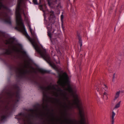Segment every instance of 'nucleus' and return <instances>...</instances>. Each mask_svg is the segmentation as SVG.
Segmentation results:
<instances>
[{"instance_id": "1", "label": "nucleus", "mask_w": 124, "mask_h": 124, "mask_svg": "<svg viewBox=\"0 0 124 124\" xmlns=\"http://www.w3.org/2000/svg\"><path fill=\"white\" fill-rule=\"evenodd\" d=\"M24 3V0H18L16 12V26L15 27V29L22 32L31 42L36 50L39 52V47L36 39L30 38L26 32L24 26L22 22L20 14V13L21 12L20 7Z\"/></svg>"}, {"instance_id": "2", "label": "nucleus", "mask_w": 124, "mask_h": 124, "mask_svg": "<svg viewBox=\"0 0 124 124\" xmlns=\"http://www.w3.org/2000/svg\"><path fill=\"white\" fill-rule=\"evenodd\" d=\"M50 16L48 17L50 23H48V22L47 23V21L46 19L45 18L44 23L46 25L47 29V33L48 36L51 39L52 37V34H51V31H52V33H53L57 34V32L54 33V32L55 31H58V30H57V27L56 25L54 26L53 28L52 27V25L55 22L56 19V17L53 11H51L50 13Z\"/></svg>"}, {"instance_id": "3", "label": "nucleus", "mask_w": 124, "mask_h": 124, "mask_svg": "<svg viewBox=\"0 0 124 124\" xmlns=\"http://www.w3.org/2000/svg\"><path fill=\"white\" fill-rule=\"evenodd\" d=\"M74 100L73 101V103H71L70 101H68L69 105H71V107H73V105H76V107L79 109V114L81 117V124H85V112L82 107V103L80 97L77 95L74 96Z\"/></svg>"}, {"instance_id": "4", "label": "nucleus", "mask_w": 124, "mask_h": 124, "mask_svg": "<svg viewBox=\"0 0 124 124\" xmlns=\"http://www.w3.org/2000/svg\"><path fill=\"white\" fill-rule=\"evenodd\" d=\"M59 79L57 82L59 85L63 88H64L66 85L67 86L66 89L69 92L71 93L72 90L71 88L68 79V76L67 73L64 72L62 75L59 74L58 76Z\"/></svg>"}, {"instance_id": "5", "label": "nucleus", "mask_w": 124, "mask_h": 124, "mask_svg": "<svg viewBox=\"0 0 124 124\" xmlns=\"http://www.w3.org/2000/svg\"><path fill=\"white\" fill-rule=\"evenodd\" d=\"M2 0H0V16L4 20L5 22L9 24H11V22L10 17L7 13L4 12H7L8 10V8L2 4Z\"/></svg>"}, {"instance_id": "6", "label": "nucleus", "mask_w": 124, "mask_h": 124, "mask_svg": "<svg viewBox=\"0 0 124 124\" xmlns=\"http://www.w3.org/2000/svg\"><path fill=\"white\" fill-rule=\"evenodd\" d=\"M39 54H40L41 57L48 63L51 67L55 70L57 71L58 68L56 65L54 64H53L51 61L50 58L49 54H47L45 49L42 51L41 53L40 50L39 48Z\"/></svg>"}, {"instance_id": "7", "label": "nucleus", "mask_w": 124, "mask_h": 124, "mask_svg": "<svg viewBox=\"0 0 124 124\" xmlns=\"http://www.w3.org/2000/svg\"><path fill=\"white\" fill-rule=\"evenodd\" d=\"M31 114L29 117H26L24 120V124H30V117H37L39 115V109L37 107L35 109H31L30 110Z\"/></svg>"}, {"instance_id": "8", "label": "nucleus", "mask_w": 124, "mask_h": 124, "mask_svg": "<svg viewBox=\"0 0 124 124\" xmlns=\"http://www.w3.org/2000/svg\"><path fill=\"white\" fill-rule=\"evenodd\" d=\"M103 88L101 89H100L99 88H97V90L99 93L100 95L103 94V98L104 100H106L108 99V93L107 92H105V91H107L108 89V87L105 85H103Z\"/></svg>"}, {"instance_id": "9", "label": "nucleus", "mask_w": 124, "mask_h": 124, "mask_svg": "<svg viewBox=\"0 0 124 124\" xmlns=\"http://www.w3.org/2000/svg\"><path fill=\"white\" fill-rule=\"evenodd\" d=\"M27 71L25 70L23 68L20 66L19 68L17 69V73L19 76H23L24 75L27 73Z\"/></svg>"}, {"instance_id": "10", "label": "nucleus", "mask_w": 124, "mask_h": 124, "mask_svg": "<svg viewBox=\"0 0 124 124\" xmlns=\"http://www.w3.org/2000/svg\"><path fill=\"white\" fill-rule=\"evenodd\" d=\"M48 2V4L50 7H53L54 6L55 4H58L57 7H58L60 6L61 0H55L54 1L50 2L51 0H47Z\"/></svg>"}, {"instance_id": "11", "label": "nucleus", "mask_w": 124, "mask_h": 124, "mask_svg": "<svg viewBox=\"0 0 124 124\" xmlns=\"http://www.w3.org/2000/svg\"><path fill=\"white\" fill-rule=\"evenodd\" d=\"M57 90L60 93V95L62 97L63 101H68V97L66 96V94L62 89L60 88H58Z\"/></svg>"}, {"instance_id": "12", "label": "nucleus", "mask_w": 124, "mask_h": 124, "mask_svg": "<svg viewBox=\"0 0 124 124\" xmlns=\"http://www.w3.org/2000/svg\"><path fill=\"white\" fill-rule=\"evenodd\" d=\"M80 117H81L80 116ZM81 119L80 121V124H81ZM65 120L66 121H67L68 120V122H66V124H77V121L76 120H75L74 119L73 120L71 119H70L68 120L67 118H65ZM85 124H87L86 122V121L85 120Z\"/></svg>"}, {"instance_id": "13", "label": "nucleus", "mask_w": 124, "mask_h": 124, "mask_svg": "<svg viewBox=\"0 0 124 124\" xmlns=\"http://www.w3.org/2000/svg\"><path fill=\"white\" fill-rule=\"evenodd\" d=\"M39 72H41L42 74L47 73L48 74H51L55 75V74L51 72V70H45L39 68Z\"/></svg>"}, {"instance_id": "14", "label": "nucleus", "mask_w": 124, "mask_h": 124, "mask_svg": "<svg viewBox=\"0 0 124 124\" xmlns=\"http://www.w3.org/2000/svg\"><path fill=\"white\" fill-rule=\"evenodd\" d=\"M120 92L121 93H124V90H122L121 91H119L116 92L115 93L114 97L113 99V101H115L119 97Z\"/></svg>"}, {"instance_id": "15", "label": "nucleus", "mask_w": 124, "mask_h": 124, "mask_svg": "<svg viewBox=\"0 0 124 124\" xmlns=\"http://www.w3.org/2000/svg\"><path fill=\"white\" fill-rule=\"evenodd\" d=\"M46 88L48 91L52 89H56L55 86L54 85H49L46 87Z\"/></svg>"}, {"instance_id": "16", "label": "nucleus", "mask_w": 124, "mask_h": 124, "mask_svg": "<svg viewBox=\"0 0 124 124\" xmlns=\"http://www.w3.org/2000/svg\"><path fill=\"white\" fill-rule=\"evenodd\" d=\"M61 27H62V30H64V27L63 26V14H62L61 15Z\"/></svg>"}, {"instance_id": "17", "label": "nucleus", "mask_w": 124, "mask_h": 124, "mask_svg": "<svg viewBox=\"0 0 124 124\" xmlns=\"http://www.w3.org/2000/svg\"><path fill=\"white\" fill-rule=\"evenodd\" d=\"M116 114L113 110L112 111V113L111 116V124H114V117L115 115Z\"/></svg>"}, {"instance_id": "18", "label": "nucleus", "mask_w": 124, "mask_h": 124, "mask_svg": "<svg viewBox=\"0 0 124 124\" xmlns=\"http://www.w3.org/2000/svg\"><path fill=\"white\" fill-rule=\"evenodd\" d=\"M121 102V101H120L116 105L113 110H115L120 107Z\"/></svg>"}, {"instance_id": "19", "label": "nucleus", "mask_w": 124, "mask_h": 124, "mask_svg": "<svg viewBox=\"0 0 124 124\" xmlns=\"http://www.w3.org/2000/svg\"><path fill=\"white\" fill-rule=\"evenodd\" d=\"M64 105H62V106L64 108H72V107H71V106L70 105H67L65 102L64 103Z\"/></svg>"}, {"instance_id": "20", "label": "nucleus", "mask_w": 124, "mask_h": 124, "mask_svg": "<svg viewBox=\"0 0 124 124\" xmlns=\"http://www.w3.org/2000/svg\"><path fill=\"white\" fill-rule=\"evenodd\" d=\"M12 49V50L14 51L18 52V49L17 47L15 46H13Z\"/></svg>"}, {"instance_id": "21", "label": "nucleus", "mask_w": 124, "mask_h": 124, "mask_svg": "<svg viewBox=\"0 0 124 124\" xmlns=\"http://www.w3.org/2000/svg\"><path fill=\"white\" fill-rule=\"evenodd\" d=\"M78 39L79 40V43L80 44V46L81 48L82 46V41L81 38L79 36H78Z\"/></svg>"}, {"instance_id": "22", "label": "nucleus", "mask_w": 124, "mask_h": 124, "mask_svg": "<svg viewBox=\"0 0 124 124\" xmlns=\"http://www.w3.org/2000/svg\"><path fill=\"white\" fill-rule=\"evenodd\" d=\"M5 43L6 44H11V42L10 41V40L9 39L6 40V41L5 42Z\"/></svg>"}, {"instance_id": "23", "label": "nucleus", "mask_w": 124, "mask_h": 124, "mask_svg": "<svg viewBox=\"0 0 124 124\" xmlns=\"http://www.w3.org/2000/svg\"><path fill=\"white\" fill-rule=\"evenodd\" d=\"M33 3L35 4H38L37 0H32Z\"/></svg>"}, {"instance_id": "24", "label": "nucleus", "mask_w": 124, "mask_h": 124, "mask_svg": "<svg viewBox=\"0 0 124 124\" xmlns=\"http://www.w3.org/2000/svg\"><path fill=\"white\" fill-rule=\"evenodd\" d=\"M7 53L8 54H10L11 53V51L9 50H7Z\"/></svg>"}, {"instance_id": "25", "label": "nucleus", "mask_w": 124, "mask_h": 124, "mask_svg": "<svg viewBox=\"0 0 124 124\" xmlns=\"http://www.w3.org/2000/svg\"><path fill=\"white\" fill-rule=\"evenodd\" d=\"M6 118V116L4 115H3L1 116V118L2 120H3L5 119Z\"/></svg>"}, {"instance_id": "26", "label": "nucleus", "mask_w": 124, "mask_h": 124, "mask_svg": "<svg viewBox=\"0 0 124 124\" xmlns=\"http://www.w3.org/2000/svg\"><path fill=\"white\" fill-rule=\"evenodd\" d=\"M56 101V102L57 103H59L60 102V99H57L56 98L54 99Z\"/></svg>"}, {"instance_id": "27", "label": "nucleus", "mask_w": 124, "mask_h": 124, "mask_svg": "<svg viewBox=\"0 0 124 124\" xmlns=\"http://www.w3.org/2000/svg\"><path fill=\"white\" fill-rule=\"evenodd\" d=\"M115 73H114L113 74V78L112 81L113 82L114 81V79L115 78Z\"/></svg>"}, {"instance_id": "28", "label": "nucleus", "mask_w": 124, "mask_h": 124, "mask_svg": "<svg viewBox=\"0 0 124 124\" xmlns=\"http://www.w3.org/2000/svg\"><path fill=\"white\" fill-rule=\"evenodd\" d=\"M29 64L28 63H27V64H26L24 66V67L26 68H28L29 66Z\"/></svg>"}, {"instance_id": "29", "label": "nucleus", "mask_w": 124, "mask_h": 124, "mask_svg": "<svg viewBox=\"0 0 124 124\" xmlns=\"http://www.w3.org/2000/svg\"><path fill=\"white\" fill-rule=\"evenodd\" d=\"M44 97H46V99L47 98V97L46 94H44Z\"/></svg>"}, {"instance_id": "30", "label": "nucleus", "mask_w": 124, "mask_h": 124, "mask_svg": "<svg viewBox=\"0 0 124 124\" xmlns=\"http://www.w3.org/2000/svg\"><path fill=\"white\" fill-rule=\"evenodd\" d=\"M45 110H46L49 111V109L48 108H46L45 109Z\"/></svg>"}, {"instance_id": "31", "label": "nucleus", "mask_w": 124, "mask_h": 124, "mask_svg": "<svg viewBox=\"0 0 124 124\" xmlns=\"http://www.w3.org/2000/svg\"><path fill=\"white\" fill-rule=\"evenodd\" d=\"M29 29L30 30V31L31 32H32V29H31V27Z\"/></svg>"}, {"instance_id": "32", "label": "nucleus", "mask_w": 124, "mask_h": 124, "mask_svg": "<svg viewBox=\"0 0 124 124\" xmlns=\"http://www.w3.org/2000/svg\"><path fill=\"white\" fill-rule=\"evenodd\" d=\"M28 26L29 28L31 27V26L29 24L28 25Z\"/></svg>"}, {"instance_id": "33", "label": "nucleus", "mask_w": 124, "mask_h": 124, "mask_svg": "<svg viewBox=\"0 0 124 124\" xmlns=\"http://www.w3.org/2000/svg\"><path fill=\"white\" fill-rule=\"evenodd\" d=\"M58 53H60V51H59V50H58Z\"/></svg>"}, {"instance_id": "34", "label": "nucleus", "mask_w": 124, "mask_h": 124, "mask_svg": "<svg viewBox=\"0 0 124 124\" xmlns=\"http://www.w3.org/2000/svg\"><path fill=\"white\" fill-rule=\"evenodd\" d=\"M23 14L25 16V14L24 13H23Z\"/></svg>"}, {"instance_id": "35", "label": "nucleus", "mask_w": 124, "mask_h": 124, "mask_svg": "<svg viewBox=\"0 0 124 124\" xmlns=\"http://www.w3.org/2000/svg\"><path fill=\"white\" fill-rule=\"evenodd\" d=\"M53 113H51V115H52V116L53 115Z\"/></svg>"}, {"instance_id": "36", "label": "nucleus", "mask_w": 124, "mask_h": 124, "mask_svg": "<svg viewBox=\"0 0 124 124\" xmlns=\"http://www.w3.org/2000/svg\"><path fill=\"white\" fill-rule=\"evenodd\" d=\"M58 96V94L57 93V95L56 96V97H57Z\"/></svg>"}, {"instance_id": "37", "label": "nucleus", "mask_w": 124, "mask_h": 124, "mask_svg": "<svg viewBox=\"0 0 124 124\" xmlns=\"http://www.w3.org/2000/svg\"><path fill=\"white\" fill-rule=\"evenodd\" d=\"M48 113H46V115H48Z\"/></svg>"}, {"instance_id": "38", "label": "nucleus", "mask_w": 124, "mask_h": 124, "mask_svg": "<svg viewBox=\"0 0 124 124\" xmlns=\"http://www.w3.org/2000/svg\"><path fill=\"white\" fill-rule=\"evenodd\" d=\"M119 63H120V60H119Z\"/></svg>"}, {"instance_id": "39", "label": "nucleus", "mask_w": 124, "mask_h": 124, "mask_svg": "<svg viewBox=\"0 0 124 124\" xmlns=\"http://www.w3.org/2000/svg\"><path fill=\"white\" fill-rule=\"evenodd\" d=\"M59 103L60 104H61V102H60V103Z\"/></svg>"}, {"instance_id": "40", "label": "nucleus", "mask_w": 124, "mask_h": 124, "mask_svg": "<svg viewBox=\"0 0 124 124\" xmlns=\"http://www.w3.org/2000/svg\"><path fill=\"white\" fill-rule=\"evenodd\" d=\"M118 110H117V112L118 113Z\"/></svg>"}, {"instance_id": "41", "label": "nucleus", "mask_w": 124, "mask_h": 124, "mask_svg": "<svg viewBox=\"0 0 124 124\" xmlns=\"http://www.w3.org/2000/svg\"><path fill=\"white\" fill-rule=\"evenodd\" d=\"M40 10H41V8H40Z\"/></svg>"}, {"instance_id": "42", "label": "nucleus", "mask_w": 124, "mask_h": 124, "mask_svg": "<svg viewBox=\"0 0 124 124\" xmlns=\"http://www.w3.org/2000/svg\"><path fill=\"white\" fill-rule=\"evenodd\" d=\"M62 124V122L61 123V124Z\"/></svg>"}, {"instance_id": "43", "label": "nucleus", "mask_w": 124, "mask_h": 124, "mask_svg": "<svg viewBox=\"0 0 124 124\" xmlns=\"http://www.w3.org/2000/svg\"><path fill=\"white\" fill-rule=\"evenodd\" d=\"M52 111H53V110H52Z\"/></svg>"}, {"instance_id": "44", "label": "nucleus", "mask_w": 124, "mask_h": 124, "mask_svg": "<svg viewBox=\"0 0 124 124\" xmlns=\"http://www.w3.org/2000/svg\"><path fill=\"white\" fill-rule=\"evenodd\" d=\"M56 63H58L57 62H56Z\"/></svg>"}, {"instance_id": "45", "label": "nucleus", "mask_w": 124, "mask_h": 124, "mask_svg": "<svg viewBox=\"0 0 124 124\" xmlns=\"http://www.w3.org/2000/svg\"><path fill=\"white\" fill-rule=\"evenodd\" d=\"M39 113H40V112H39Z\"/></svg>"}]
</instances>
